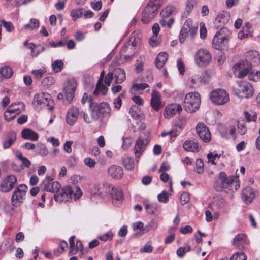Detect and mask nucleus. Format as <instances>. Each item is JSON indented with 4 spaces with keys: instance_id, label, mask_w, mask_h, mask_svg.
<instances>
[{
    "instance_id": "f257e3e1",
    "label": "nucleus",
    "mask_w": 260,
    "mask_h": 260,
    "mask_svg": "<svg viewBox=\"0 0 260 260\" xmlns=\"http://www.w3.org/2000/svg\"><path fill=\"white\" fill-rule=\"evenodd\" d=\"M240 186L239 182L234 176L226 177L224 172H221L219 179L215 183L214 187L217 191L223 190H237Z\"/></svg>"
},
{
    "instance_id": "f03ea898",
    "label": "nucleus",
    "mask_w": 260,
    "mask_h": 260,
    "mask_svg": "<svg viewBox=\"0 0 260 260\" xmlns=\"http://www.w3.org/2000/svg\"><path fill=\"white\" fill-rule=\"evenodd\" d=\"M82 194V192L79 187L66 186L61 190H58L54 195V199L58 202H67L73 199L76 200L81 197Z\"/></svg>"
},
{
    "instance_id": "7ed1b4c3",
    "label": "nucleus",
    "mask_w": 260,
    "mask_h": 260,
    "mask_svg": "<svg viewBox=\"0 0 260 260\" xmlns=\"http://www.w3.org/2000/svg\"><path fill=\"white\" fill-rule=\"evenodd\" d=\"M231 33L227 27H223L215 35L212 45L214 48L221 50L228 45Z\"/></svg>"
},
{
    "instance_id": "20e7f679",
    "label": "nucleus",
    "mask_w": 260,
    "mask_h": 260,
    "mask_svg": "<svg viewBox=\"0 0 260 260\" xmlns=\"http://www.w3.org/2000/svg\"><path fill=\"white\" fill-rule=\"evenodd\" d=\"M200 103V94L197 92H189L184 99V108L187 112H195L199 109Z\"/></svg>"
},
{
    "instance_id": "39448f33",
    "label": "nucleus",
    "mask_w": 260,
    "mask_h": 260,
    "mask_svg": "<svg viewBox=\"0 0 260 260\" xmlns=\"http://www.w3.org/2000/svg\"><path fill=\"white\" fill-rule=\"evenodd\" d=\"M53 100L51 95L47 92H40L35 94L32 104L37 108L48 107V110L52 111L54 109L52 105Z\"/></svg>"
},
{
    "instance_id": "423d86ee",
    "label": "nucleus",
    "mask_w": 260,
    "mask_h": 260,
    "mask_svg": "<svg viewBox=\"0 0 260 260\" xmlns=\"http://www.w3.org/2000/svg\"><path fill=\"white\" fill-rule=\"evenodd\" d=\"M159 6L157 0H150L142 14L141 21L144 24L148 23L154 18Z\"/></svg>"
},
{
    "instance_id": "0eeeda50",
    "label": "nucleus",
    "mask_w": 260,
    "mask_h": 260,
    "mask_svg": "<svg viewBox=\"0 0 260 260\" xmlns=\"http://www.w3.org/2000/svg\"><path fill=\"white\" fill-rule=\"evenodd\" d=\"M90 109L93 120H97L101 117L109 114L111 111L110 105L106 102H102L100 104L90 103Z\"/></svg>"
},
{
    "instance_id": "6e6552de",
    "label": "nucleus",
    "mask_w": 260,
    "mask_h": 260,
    "mask_svg": "<svg viewBox=\"0 0 260 260\" xmlns=\"http://www.w3.org/2000/svg\"><path fill=\"white\" fill-rule=\"evenodd\" d=\"M105 191L111 195L113 204L118 207L123 202V195L120 188L114 187L113 185L106 183L105 184Z\"/></svg>"
},
{
    "instance_id": "1a4fd4ad",
    "label": "nucleus",
    "mask_w": 260,
    "mask_h": 260,
    "mask_svg": "<svg viewBox=\"0 0 260 260\" xmlns=\"http://www.w3.org/2000/svg\"><path fill=\"white\" fill-rule=\"evenodd\" d=\"M251 63L247 60H243L235 64L232 70L234 73L239 78H242L251 72Z\"/></svg>"
},
{
    "instance_id": "9d476101",
    "label": "nucleus",
    "mask_w": 260,
    "mask_h": 260,
    "mask_svg": "<svg viewBox=\"0 0 260 260\" xmlns=\"http://www.w3.org/2000/svg\"><path fill=\"white\" fill-rule=\"evenodd\" d=\"M210 97L213 103L219 105L228 103L230 100L228 92L222 89L214 90L210 93Z\"/></svg>"
},
{
    "instance_id": "9b49d317",
    "label": "nucleus",
    "mask_w": 260,
    "mask_h": 260,
    "mask_svg": "<svg viewBox=\"0 0 260 260\" xmlns=\"http://www.w3.org/2000/svg\"><path fill=\"white\" fill-rule=\"evenodd\" d=\"M211 58V55L207 50L200 49L196 53L194 61L198 66L205 67L209 64Z\"/></svg>"
},
{
    "instance_id": "f8f14e48",
    "label": "nucleus",
    "mask_w": 260,
    "mask_h": 260,
    "mask_svg": "<svg viewBox=\"0 0 260 260\" xmlns=\"http://www.w3.org/2000/svg\"><path fill=\"white\" fill-rule=\"evenodd\" d=\"M186 123V119L185 117H179L176 121V123L173 128L168 132H164L161 134V136L164 137L170 135L171 139L175 138L180 133L181 129L184 127Z\"/></svg>"
},
{
    "instance_id": "ddd939ff",
    "label": "nucleus",
    "mask_w": 260,
    "mask_h": 260,
    "mask_svg": "<svg viewBox=\"0 0 260 260\" xmlns=\"http://www.w3.org/2000/svg\"><path fill=\"white\" fill-rule=\"evenodd\" d=\"M77 86L75 80L72 79L67 81L64 87V96L68 103H70L74 99Z\"/></svg>"
},
{
    "instance_id": "4468645a",
    "label": "nucleus",
    "mask_w": 260,
    "mask_h": 260,
    "mask_svg": "<svg viewBox=\"0 0 260 260\" xmlns=\"http://www.w3.org/2000/svg\"><path fill=\"white\" fill-rule=\"evenodd\" d=\"M238 93L237 95L242 98H249L253 94V89L252 85L246 82H242L238 85Z\"/></svg>"
},
{
    "instance_id": "2eb2a0df",
    "label": "nucleus",
    "mask_w": 260,
    "mask_h": 260,
    "mask_svg": "<svg viewBox=\"0 0 260 260\" xmlns=\"http://www.w3.org/2000/svg\"><path fill=\"white\" fill-rule=\"evenodd\" d=\"M16 182V177L15 175H9L5 177L0 185V191L2 192H7L10 191Z\"/></svg>"
},
{
    "instance_id": "dca6fc26",
    "label": "nucleus",
    "mask_w": 260,
    "mask_h": 260,
    "mask_svg": "<svg viewBox=\"0 0 260 260\" xmlns=\"http://www.w3.org/2000/svg\"><path fill=\"white\" fill-rule=\"evenodd\" d=\"M41 186L44 189L50 192H57L60 188V185L57 181L52 182L50 178H46L43 180L41 184Z\"/></svg>"
},
{
    "instance_id": "f3484780",
    "label": "nucleus",
    "mask_w": 260,
    "mask_h": 260,
    "mask_svg": "<svg viewBox=\"0 0 260 260\" xmlns=\"http://www.w3.org/2000/svg\"><path fill=\"white\" fill-rule=\"evenodd\" d=\"M197 133L200 139L205 142L211 140V134L208 127L203 123H199L196 127Z\"/></svg>"
},
{
    "instance_id": "a211bd4d",
    "label": "nucleus",
    "mask_w": 260,
    "mask_h": 260,
    "mask_svg": "<svg viewBox=\"0 0 260 260\" xmlns=\"http://www.w3.org/2000/svg\"><path fill=\"white\" fill-rule=\"evenodd\" d=\"M182 110V107L179 104H171L166 107L164 113L165 118L169 119Z\"/></svg>"
},
{
    "instance_id": "6ab92c4d",
    "label": "nucleus",
    "mask_w": 260,
    "mask_h": 260,
    "mask_svg": "<svg viewBox=\"0 0 260 260\" xmlns=\"http://www.w3.org/2000/svg\"><path fill=\"white\" fill-rule=\"evenodd\" d=\"M232 243L236 248L243 250L245 249V245L247 244L248 242L245 235L239 234L233 239Z\"/></svg>"
},
{
    "instance_id": "aec40b11",
    "label": "nucleus",
    "mask_w": 260,
    "mask_h": 260,
    "mask_svg": "<svg viewBox=\"0 0 260 260\" xmlns=\"http://www.w3.org/2000/svg\"><path fill=\"white\" fill-rule=\"evenodd\" d=\"M147 143L148 140L142 137H139L137 139L134 148V153L137 158L140 157Z\"/></svg>"
},
{
    "instance_id": "412c9836",
    "label": "nucleus",
    "mask_w": 260,
    "mask_h": 260,
    "mask_svg": "<svg viewBox=\"0 0 260 260\" xmlns=\"http://www.w3.org/2000/svg\"><path fill=\"white\" fill-rule=\"evenodd\" d=\"M206 83L205 79L199 75H193L187 81L188 85L193 88H197L202 84Z\"/></svg>"
},
{
    "instance_id": "4be33fe9",
    "label": "nucleus",
    "mask_w": 260,
    "mask_h": 260,
    "mask_svg": "<svg viewBox=\"0 0 260 260\" xmlns=\"http://www.w3.org/2000/svg\"><path fill=\"white\" fill-rule=\"evenodd\" d=\"M230 14L226 11H222L217 15L215 20V25L217 27H222L227 23L230 18Z\"/></svg>"
},
{
    "instance_id": "5701e85b",
    "label": "nucleus",
    "mask_w": 260,
    "mask_h": 260,
    "mask_svg": "<svg viewBox=\"0 0 260 260\" xmlns=\"http://www.w3.org/2000/svg\"><path fill=\"white\" fill-rule=\"evenodd\" d=\"M109 176L115 179H120L123 175V171L121 167L113 165L108 170Z\"/></svg>"
},
{
    "instance_id": "b1692460",
    "label": "nucleus",
    "mask_w": 260,
    "mask_h": 260,
    "mask_svg": "<svg viewBox=\"0 0 260 260\" xmlns=\"http://www.w3.org/2000/svg\"><path fill=\"white\" fill-rule=\"evenodd\" d=\"M79 115V111L78 109L75 107H72L67 113L66 117L67 123L70 125H74L77 120Z\"/></svg>"
},
{
    "instance_id": "393cba45",
    "label": "nucleus",
    "mask_w": 260,
    "mask_h": 260,
    "mask_svg": "<svg viewBox=\"0 0 260 260\" xmlns=\"http://www.w3.org/2000/svg\"><path fill=\"white\" fill-rule=\"evenodd\" d=\"M198 27V25L197 23H193V21L190 19H187L185 21L182 29L189 33L191 37L193 38L197 32Z\"/></svg>"
},
{
    "instance_id": "a878e982",
    "label": "nucleus",
    "mask_w": 260,
    "mask_h": 260,
    "mask_svg": "<svg viewBox=\"0 0 260 260\" xmlns=\"http://www.w3.org/2000/svg\"><path fill=\"white\" fill-rule=\"evenodd\" d=\"M151 105L155 111H158L164 105L160 101V97L158 92L153 90L151 94Z\"/></svg>"
},
{
    "instance_id": "bb28decb",
    "label": "nucleus",
    "mask_w": 260,
    "mask_h": 260,
    "mask_svg": "<svg viewBox=\"0 0 260 260\" xmlns=\"http://www.w3.org/2000/svg\"><path fill=\"white\" fill-rule=\"evenodd\" d=\"M255 197V191L250 187H245L242 192V199L247 204L252 203Z\"/></svg>"
},
{
    "instance_id": "cd10ccee",
    "label": "nucleus",
    "mask_w": 260,
    "mask_h": 260,
    "mask_svg": "<svg viewBox=\"0 0 260 260\" xmlns=\"http://www.w3.org/2000/svg\"><path fill=\"white\" fill-rule=\"evenodd\" d=\"M246 60L251 61L254 66L260 64V55L258 51L252 50L245 53Z\"/></svg>"
},
{
    "instance_id": "c85d7f7f",
    "label": "nucleus",
    "mask_w": 260,
    "mask_h": 260,
    "mask_svg": "<svg viewBox=\"0 0 260 260\" xmlns=\"http://www.w3.org/2000/svg\"><path fill=\"white\" fill-rule=\"evenodd\" d=\"M15 103L11 104L4 112V118L7 121H11L16 117V108L15 107Z\"/></svg>"
},
{
    "instance_id": "c756f323",
    "label": "nucleus",
    "mask_w": 260,
    "mask_h": 260,
    "mask_svg": "<svg viewBox=\"0 0 260 260\" xmlns=\"http://www.w3.org/2000/svg\"><path fill=\"white\" fill-rule=\"evenodd\" d=\"M106 183L103 184H95L90 188V191L91 195L93 196H99L101 197H103L105 196L107 192L105 191V184Z\"/></svg>"
},
{
    "instance_id": "7c9ffc66",
    "label": "nucleus",
    "mask_w": 260,
    "mask_h": 260,
    "mask_svg": "<svg viewBox=\"0 0 260 260\" xmlns=\"http://www.w3.org/2000/svg\"><path fill=\"white\" fill-rule=\"evenodd\" d=\"M112 72L115 79V83L116 84H120L125 81L126 74L123 69L117 68L114 69Z\"/></svg>"
},
{
    "instance_id": "2f4dec72",
    "label": "nucleus",
    "mask_w": 260,
    "mask_h": 260,
    "mask_svg": "<svg viewBox=\"0 0 260 260\" xmlns=\"http://www.w3.org/2000/svg\"><path fill=\"white\" fill-rule=\"evenodd\" d=\"M22 137L26 140L37 141L39 138V135L34 131L29 128H25L21 132Z\"/></svg>"
},
{
    "instance_id": "473e14b6",
    "label": "nucleus",
    "mask_w": 260,
    "mask_h": 260,
    "mask_svg": "<svg viewBox=\"0 0 260 260\" xmlns=\"http://www.w3.org/2000/svg\"><path fill=\"white\" fill-rule=\"evenodd\" d=\"M183 147L185 150L193 152H198L200 149L199 145L197 143L191 140H187L185 141Z\"/></svg>"
},
{
    "instance_id": "72a5a7b5",
    "label": "nucleus",
    "mask_w": 260,
    "mask_h": 260,
    "mask_svg": "<svg viewBox=\"0 0 260 260\" xmlns=\"http://www.w3.org/2000/svg\"><path fill=\"white\" fill-rule=\"evenodd\" d=\"M168 55L165 52L159 53L155 58L156 67L160 69L162 68L168 59Z\"/></svg>"
},
{
    "instance_id": "f704fd0d",
    "label": "nucleus",
    "mask_w": 260,
    "mask_h": 260,
    "mask_svg": "<svg viewBox=\"0 0 260 260\" xmlns=\"http://www.w3.org/2000/svg\"><path fill=\"white\" fill-rule=\"evenodd\" d=\"M13 72L12 69L8 66H4L0 68V81H3L4 79H9L11 78L13 75Z\"/></svg>"
},
{
    "instance_id": "c9c22d12",
    "label": "nucleus",
    "mask_w": 260,
    "mask_h": 260,
    "mask_svg": "<svg viewBox=\"0 0 260 260\" xmlns=\"http://www.w3.org/2000/svg\"><path fill=\"white\" fill-rule=\"evenodd\" d=\"M16 139V133L15 132H10L7 134V139L3 143V147L7 149L14 143Z\"/></svg>"
},
{
    "instance_id": "e433bc0d",
    "label": "nucleus",
    "mask_w": 260,
    "mask_h": 260,
    "mask_svg": "<svg viewBox=\"0 0 260 260\" xmlns=\"http://www.w3.org/2000/svg\"><path fill=\"white\" fill-rule=\"evenodd\" d=\"M27 190V186L25 184H22L17 186V202H20V200L23 199Z\"/></svg>"
},
{
    "instance_id": "4c0bfd02",
    "label": "nucleus",
    "mask_w": 260,
    "mask_h": 260,
    "mask_svg": "<svg viewBox=\"0 0 260 260\" xmlns=\"http://www.w3.org/2000/svg\"><path fill=\"white\" fill-rule=\"evenodd\" d=\"M108 90V88L105 86L102 82H98L94 94L98 95L101 93L102 95H105Z\"/></svg>"
},
{
    "instance_id": "58836bf2",
    "label": "nucleus",
    "mask_w": 260,
    "mask_h": 260,
    "mask_svg": "<svg viewBox=\"0 0 260 260\" xmlns=\"http://www.w3.org/2000/svg\"><path fill=\"white\" fill-rule=\"evenodd\" d=\"M149 85L146 83H134L129 89V91L131 93L134 94L135 92L138 90H143L146 88H148Z\"/></svg>"
},
{
    "instance_id": "ea45409f",
    "label": "nucleus",
    "mask_w": 260,
    "mask_h": 260,
    "mask_svg": "<svg viewBox=\"0 0 260 260\" xmlns=\"http://www.w3.org/2000/svg\"><path fill=\"white\" fill-rule=\"evenodd\" d=\"M17 158L21 161V167L22 169L24 168H29L31 165V162L26 157H23L21 152H17Z\"/></svg>"
},
{
    "instance_id": "a19ab883",
    "label": "nucleus",
    "mask_w": 260,
    "mask_h": 260,
    "mask_svg": "<svg viewBox=\"0 0 260 260\" xmlns=\"http://www.w3.org/2000/svg\"><path fill=\"white\" fill-rule=\"evenodd\" d=\"M36 148L37 153L42 156H46L48 153V151L46 145L43 144H38Z\"/></svg>"
},
{
    "instance_id": "79ce46f5",
    "label": "nucleus",
    "mask_w": 260,
    "mask_h": 260,
    "mask_svg": "<svg viewBox=\"0 0 260 260\" xmlns=\"http://www.w3.org/2000/svg\"><path fill=\"white\" fill-rule=\"evenodd\" d=\"M122 164L127 170H133L134 168L135 162L131 157H125L122 159Z\"/></svg>"
},
{
    "instance_id": "37998d69",
    "label": "nucleus",
    "mask_w": 260,
    "mask_h": 260,
    "mask_svg": "<svg viewBox=\"0 0 260 260\" xmlns=\"http://www.w3.org/2000/svg\"><path fill=\"white\" fill-rule=\"evenodd\" d=\"M63 65L64 64L62 61L61 60H56L52 63V69L56 73L59 72L63 69Z\"/></svg>"
},
{
    "instance_id": "c03bdc74",
    "label": "nucleus",
    "mask_w": 260,
    "mask_h": 260,
    "mask_svg": "<svg viewBox=\"0 0 260 260\" xmlns=\"http://www.w3.org/2000/svg\"><path fill=\"white\" fill-rule=\"evenodd\" d=\"M195 4L194 0H187L185 4V10L186 12L184 13V15L185 17H187L189 15V13L191 12V11L193 8L194 5Z\"/></svg>"
},
{
    "instance_id": "a18cd8bd",
    "label": "nucleus",
    "mask_w": 260,
    "mask_h": 260,
    "mask_svg": "<svg viewBox=\"0 0 260 260\" xmlns=\"http://www.w3.org/2000/svg\"><path fill=\"white\" fill-rule=\"evenodd\" d=\"M83 9H74L71 11V15L73 18V20L76 21L78 18L82 16Z\"/></svg>"
},
{
    "instance_id": "49530a36",
    "label": "nucleus",
    "mask_w": 260,
    "mask_h": 260,
    "mask_svg": "<svg viewBox=\"0 0 260 260\" xmlns=\"http://www.w3.org/2000/svg\"><path fill=\"white\" fill-rule=\"evenodd\" d=\"M244 115L246 121L248 122L250 121H255L256 120V114L253 111H250V112L245 111L244 112Z\"/></svg>"
},
{
    "instance_id": "de8ad7c7",
    "label": "nucleus",
    "mask_w": 260,
    "mask_h": 260,
    "mask_svg": "<svg viewBox=\"0 0 260 260\" xmlns=\"http://www.w3.org/2000/svg\"><path fill=\"white\" fill-rule=\"evenodd\" d=\"M46 72L45 68H41L39 70H35L32 71L31 74L37 79H40Z\"/></svg>"
},
{
    "instance_id": "09e8293b",
    "label": "nucleus",
    "mask_w": 260,
    "mask_h": 260,
    "mask_svg": "<svg viewBox=\"0 0 260 260\" xmlns=\"http://www.w3.org/2000/svg\"><path fill=\"white\" fill-rule=\"evenodd\" d=\"M230 260H247V256L243 252H237L230 257Z\"/></svg>"
},
{
    "instance_id": "8fccbe9b",
    "label": "nucleus",
    "mask_w": 260,
    "mask_h": 260,
    "mask_svg": "<svg viewBox=\"0 0 260 260\" xmlns=\"http://www.w3.org/2000/svg\"><path fill=\"white\" fill-rule=\"evenodd\" d=\"M12 207L9 212L11 214H14L15 213V207L16 204V189L13 191V194L11 197Z\"/></svg>"
},
{
    "instance_id": "3c124183",
    "label": "nucleus",
    "mask_w": 260,
    "mask_h": 260,
    "mask_svg": "<svg viewBox=\"0 0 260 260\" xmlns=\"http://www.w3.org/2000/svg\"><path fill=\"white\" fill-rule=\"evenodd\" d=\"M173 10L172 6H167L162 10L160 15L162 18L167 17L172 13Z\"/></svg>"
},
{
    "instance_id": "603ef678",
    "label": "nucleus",
    "mask_w": 260,
    "mask_h": 260,
    "mask_svg": "<svg viewBox=\"0 0 260 260\" xmlns=\"http://www.w3.org/2000/svg\"><path fill=\"white\" fill-rule=\"evenodd\" d=\"M249 79L253 81H260V70L254 72L251 71L248 76Z\"/></svg>"
},
{
    "instance_id": "864d4df0",
    "label": "nucleus",
    "mask_w": 260,
    "mask_h": 260,
    "mask_svg": "<svg viewBox=\"0 0 260 260\" xmlns=\"http://www.w3.org/2000/svg\"><path fill=\"white\" fill-rule=\"evenodd\" d=\"M204 171V163L202 159H198L196 162V172L201 174Z\"/></svg>"
},
{
    "instance_id": "5fc2aeb1",
    "label": "nucleus",
    "mask_w": 260,
    "mask_h": 260,
    "mask_svg": "<svg viewBox=\"0 0 260 260\" xmlns=\"http://www.w3.org/2000/svg\"><path fill=\"white\" fill-rule=\"evenodd\" d=\"M157 199L159 202L167 203L169 200V194L166 191H164L157 196Z\"/></svg>"
},
{
    "instance_id": "6e6d98bb",
    "label": "nucleus",
    "mask_w": 260,
    "mask_h": 260,
    "mask_svg": "<svg viewBox=\"0 0 260 260\" xmlns=\"http://www.w3.org/2000/svg\"><path fill=\"white\" fill-rule=\"evenodd\" d=\"M54 78L51 76L46 77L44 78L42 81V83L44 86L49 87L51 86L54 83Z\"/></svg>"
},
{
    "instance_id": "4d7b16f0",
    "label": "nucleus",
    "mask_w": 260,
    "mask_h": 260,
    "mask_svg": "<svg viewBox=\"0 0 260 260\" xmlns=\"http://www.w3.org/2000/svg\"><path fill=\"white\" fill-rule=\"evenodd\" d=\"M39 26V22L38 20L36 19H31L30 20V24L25 25V28L30 29L31 30L38 28Z\"/></svg>"
},
{
    "instance_id": "13d9d810",
    "label": "nucleus",
    "mask_w": 260,
    "mask_h": 260,
    "mask_svg": "<svg viewBox=\"0 0 260 260\" xmlns=\"http://www.w3.org/2000/svg\"><path fill=\"white\" fill-rule=\"evenodd\" d=\"M113 234L112 232L109 231L108 232L104 234L103 235L99 236V239L101 241H106L111 240L113 238Z\"/></svg>"
},
{
    "instance_id": "bf43d9fd",
    "label": "nucleus",
    "mask_w": 260,
    "mask_h": 260,
    "mask_svg": "<svg viewBox=\"0 0 260 260\" xmlns=\"http://www.w3.org/2000/svg\"><path fill=\"white\" fill-rule=\"evenodd\" d=\"M113 74L112 72H108L105 77L104 82L107 86H110L112 81L113 79Z\"/></svg>"
},
{
    "instance_id": "052dcab7",
    "label": "nucleus",
    "mask_w": 260,
    "mask_h": 260,
    "mask_svg": "<svg viewBox=\"0 0 260 260\" xmlns=\"http://www.w3.org/2000/svg\"><path fill=\"white\" fill-rule=\"evenodd\" d=\"M145 208L146 211L150 214H153L156 210V207L148 203H144Z\"/></svg>"
},
{
    "instance_id": "680f3d73",
    "label": "nucleus",
    "mask_w": 260,
    "mask_h": 260,
    "mask_svg": "<svg viewBox=\"0 0 260 260\" xmlns=\"http://www.w3.org/2000/svg\"><path fill=\"white\" fill-rule=\"evenodd\" d=\"M189 201V194L186 192H183L180 196V202L182 205H184Z\"/></svg>"
},
{
    "instance_id": "e2e57ef3",
    "label": "nucleus",
    "mask_w": 260,
    "mask_h": 260,
    "mask_svg": "<svg viewBox=\"0 0 260 260\" xmlns=\"http://www.w3.org/2000/svg\"><path fill=\"white\" fill-rule=\"evenodd\" d=\"M153 247L150 244L147 243L143 248H141L140 251L141 253H151L153 250Z\"/></svg>"
},
{
    "instance_id": "0e129e2a",
    "label": "nucleus",
    "mask_w": 260,
    "mask_h": 260,
    "mask_svg": "<svg viewBox=\"0 0 260 260\" xmlns=\"http://www.w3.org/2000/svg\"><path fill=\"white\" fill-rule=\"evenodd\" d=\"M177 68L179 73L181 75L184 74L185 72V66L181 59L177 60Z\"/></svg>"
},
{
    "instance_id": "69168bd1",
    "label": "nucleus",
    "mask_w": 260,
    "mask_h": 260,
    "mask_svg": "<svg viewBox=\"0 0 260 260\" xmlns=\"http://www.w3.org/2000/svg\"><path fill=\"white\" fill-rule=\"evenodd\" d=\"M72 144L73 141H68L64 143L63 145V149L67 153H71L72 152V149L71 146Z\"/></svg>"
},
{
    "instance_id": "338daca9",
    "label": "nucleus",
    "mask_w": 260,
    "mask_h": 260,
    "mask_svg": "<svg viewBox=\"0 0 260 260\" xmlns=\"http://www.w3.org/2000/svg\"><path fill=\"white\" fill-rule=\"evenodd\" d=\"M207 158L209 161L211 162L213 164H215V161L219 159V157L217 154H213L212 153H210L207 155Z\"/></svg>"
},
{
    "instance_id": "774afa93",
    "label": "nucleus",
    "mask_w": 260,
    "mask_h": 260,
    "mask_svg": "<svg viewBox=\"0 0 260 260\" xmlns=\"http://www.w3.org/2000/svg\"><path fill=\"white\" fill-rule=\"evenodd\" d=\"M1 22L4 25L6 30L8 31H11L14 29V26L12 24V23L10 22H6L4 20H2Z\"/></svg>"
}]
</instances>
